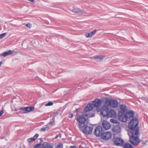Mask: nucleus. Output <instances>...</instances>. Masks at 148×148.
Returning a JSON list of instances; mask_svg holds the SVG:
<instances>
[{"mask_svg": "<svg viewBox=\"0 0 148 148\" xmlns=\"http://www.w3.org/2000/svg\"><path fill=\"white\" fill-rule=\"evenodd\" d=\"M138 123L137 118H133L129 123L128 125L130 130L128 134L130 137V141L135 146L138 145L140 142L138 138L139 128L137 127Z\"/></svg>", "mask_w": 148, "mask_h": 148, "instance_id": "f257e3e1", "label": "nucleus"}, {"mask_svg": "<svg viewBox=\"0 0 148 148\" xmlns=\"http://www.w3.org/2000/svg\"><path fill=\"white\" fill-rule=\"evenodd\" d=\"M92 103H89L86 106L84 109V112H85L84 114L83 115H78L77 117V120L78 122L79 127L80 126H83L86 122V119L84 116L88 117H93L95 115L94 113L90 114V111L92 110L94 107H98L101 105V101L99 99H96L95 100L92 101Z\"/></svg>", "mask_w": 148, "mask_h": 148, "instance_id": "f03ea898", "label": "nucleus"}, {"mask_svg": "<svg viewBox=\"0 0 148 148\" xmlns=\"http://www.w3.org/2000/svg\"><path fill=\"white\" fill-rule=\"evenodd\" d=\"M79 128L83 133L87 135L91 134L93 129L92 127L84 124L83 126H80Z\"/></svg>", "mask_w": 148, "mask_h": 148, "instance_id": "7ed1b4c3", "label": "nucleus"}, {"mask_svg": "<svg viewBox=\"0 0 148 148\" xmlns=\"http://www.w3.org/2000/svg\"><path fill=\"white\" fill-rule=\"evenodd\" d=\"M118 118L120 121L122 122H126L127 121V117L124 112L119 111L118 114Z\"/></svg>", "mask_w": 148, "mask_h": 148, "instance_id": "20e7f679", "label": "nucleus"}, {"mask_svg": "<svg viewBox=\"0 0 148 148\" xmlns=\"http://www.w3.org/2000/svg\"><path fill=\"white\" fill-rule=\"evenodd\" d=\"M109 111V109L106 105L103 106L101 109L100 112L101 114L104 116L108 117V112Z\"/></svg>", "mask_w": 148, "mask_h": 148, "instance_id": "39448f33", "label": "nucleus"}, {"mask_svg": "<svg viewBox=\"0 0 148 148\" xmlns=\"http://www.w3.org/2000/svg\"><path fill=\"white\" fill-rule=\"evenodd\" d=\"M103 132L102 127L100 126H98L95 129L94 134L97 136H101L103 133Z\"/></svg>", "mask_w": 148, "mask_h": 148, "instance_id": "423d86ee", "label": "nucleus"}, {"mask_svg": "<svg viewBox=\"0 0 148 148\" xmlns=\"http://www.w3.org/2000/svg\"><path fill=\"white\" fill-rule=\"evenodd\" d=\"M121 128L119 124L117 125H114L112 129V130L114 135L120 133L121 132Z\"/></svg>", "mask_w": 148, "mask_h": 148, "instance_id": "0eeeda50", "label": "nucleus"}, {"mask_svg": "<svg viewBox=\"0 0 148 148\" xmlns=\"http://www.w3.org/2000/svg\"><path fill=\"white\" fill-rule=\"evenodd\" d=\"M112 136L111 133L110 132H107L103 133L101 137L102 139L104 140H108L110 139Z\"/></svg>", "mask_w": 148, "mask_h": 148, "instance_id": "6e6552de", "label": "nucleus"}, {"mask_svg": "<svg viewBox=\"0 0 148 148\" xmlns=\"http://www.w3.org/2000/svg\"><path fill=\"white\" fill-rule=\"evenodd\" d=\"M19 109L25 111V112L24 113H27L33 111L34 109V107L33 106L31 107L27 106L26 107H23L21 108H19Z\"/></svg>", "mask_w": 148, "mask_h": 148, "instance_id": "1a4fd4ad", "label": "nucleus"}, {"mask_svg": "<svg viewBox=\"0 0 148 148\" xmlns=\"http://www.w3.org/2000/svg\"><path fill=\"white\" fill-rule=\"evenodd\" d=\"M111 127L110 123L106 120L103 121L102 122V127L105 130H108Z\"/></svg>", "mask_w": 148, "mask_h": 148, "instance_id": "9d476101", "label": "nucleus"}, {"mask_svg": "<svg viewBox=\"0 0 148 148\" xmlns=\"http://www.w3.org/2000/svg\"><path fill=\"white\" fill-rule=\"evenodd\" d=\"M124 142L123 140L121 138H117L114 140V143L116 145H122Z\"/></svg>", "mask_w": 148, "mask_h": 148, "instance_id": "9b49d317", "label": "nucleus"}, {"mask_svg": "<svg viewBox=\"0 0 148 148\" xmlns=\"http://www.w3.org/2000/svg\"><path fill=\"white\" fill-rule=\"evenodd\" d=\"M72 11L75 13L80 14H86V11H84L78 8H73L72 10Z\"/></svg>", "mask_w": 148, "mask_h": 148, "instance_id": "f8f14e48", "label": "nucleus"}, {"mask_svg": "<svg viewBox=\"0 0 148 148\" xmlns=\"http://www.w3.org/2000/svg\"><path fill=\"white\" fill-rule=\"evenodd\" d=\"M116 113L113 110L111 109L108 112V117H114L116 116Z\"/></svg>", "mask_w": 148, "mask_h": 148, "instance_id": "ddd939ff", "label": "nucleus"}, {"mask_svg": "<svg viewBox=\"0 0 148 148\" xmlns=\"http://www.w3.org/2000/svg\"><path fill=\"white\" fill-rule=\"evenodd\" d=\"M125 114L127 117V121L130 119L131 118H133L134 115V112L132 111L127 112Z\"/></svg>", "mask_w": 148, "mask_h": 148, "instance_id": "4468645a", "label": "nucleus"}, {"mask_svg": "<svg viewBox=\"0 0 148 148\" xmlns=\"http://www.w3.org/2000/svg\"><path fill=\"white\" fill-rule=\"evenodd\" d=\"M15 52L14 50H9L8 51H5L3 53L0 54V56H3L6 57L7 56L10 55L12 54L13 52Z\"/></svg>", "mask_w": 148, "mask_h": 148, "instance_id": "2eb2a0df", "label": "nucleus"}, {"mask_svg": "<svg viewBox=\"0 0 148 148\" xmlns=\"http://www.w3.org/2000/svg\"><path fill=\"white\" fill-rule=\"evenodd\" d=\"M118 105V103L117 100L111 99L110 106L113 108H117Z\"/></svg>", "mask_w": 148, "mask_h": 148, "instance_id": "dca6fc26", "label": "nucleus"}, {"mask_svg": "<svg viewBox=\"0 0 148 148\" xmlns=\"http://www.w3.org/2000/svg\"><path fill=\"white\" fill-rule=\"evenodd\" d=\"M97 30L95 29L90 33L85 34V36L86 38H91L96 32Z\"/></svg>", "mask_w": 148, "mask_h": 148, "instance_id": "f3484780", "label": "nucleus"}, {"mask_svg": "<svg viewBox=\"0 0 148 148\" xmlns=\"http://www.w3.org/2000/svg\"><path fill=\"white\" fill-rule=\"evenodd\" d=\"M119 108L121 110L122 112H125V111L127 109V107L124 104H121L119 105Z\"/></svg>", "mask_w": 148, "mask_h": 148, "instance_id": "a211bd4d", "label": "nucleus"}, {"mask_svg": "<svg viewBox=\"0 0 148 148\" xmlns=\"http://www.w3.org/2000/svg\"><path fill=\"white\" fill-rule=\"evenodd\" d=\"M104 58V56H102V55H97L95 56H94L92 58H91V59H92V58L93 59H99L100 60H102Z\"/></svg>", "mask_w": 148, "mask_h": 148, "instance_id": "6ab92c4d", "label": "nucleus"}, {"mask_svg": "<svg viewBox=\"0 0 148 148\" xmlns=\"http://www.w3.org/2000/svg\"><path fill=\"white\" fill-rule=\"evenodd\" d=\"M123 148H133L132 145L129 143H125L124 146Z\"/></svg>", "mask_w": 148, "mask_h": 148, "instance_id": "aec40b11", "label": "nucleus"}, {"mask_svg": "<svg viewBox=\"0 0 148 148\" xmlns=\"http://www.w3.org/2000/svg\"><path fill=\"white\" fill-rule=\"evenodd\" d=\"M51 128V127L50 126H49L48 125H46L45 126L41 128V130L44 131L46 130H47L49 129L50 128Z\"/></svg>", "mask_w": 148, "mask_h": 148, "instance_id": "412c9836", "label": "nucleus"}, {"mask_svg": "<svg viewBox=\"0 0 148 148\" xmlns=\"http://www.w3.org/2000/svg\"><path fill=\"white\" fill-rule=\"evenodd\" d=\"M42 148H53L50 145L47 144V143H45L43 145Z\"/></svg>", "mask_w": 148, "mask_h": 148, "instance_id": "4be33fe9", "label": "nucleus"}, {"mask_svg": "<svg viewBox=\"0 0 148 148\" xmlns=\"http://www.w3.org/2000/svg\"><path fill=\"white\" fill-rule=\"evenodd\" d=\"M55 118L54 117H53L51 120L48 123L47 125H51L50 127H51V126L55 124Z\"/></svg>", "mask_w": 148, "mask_h": 148, "instance_id": "5701e85b", "label": "nucleus"}, {"mask_svg": "<svg viewBox=\"0 0 148 148\" xmlns=\"http://www.w3.org/2000/svg\"><path fill=\"white\" fill-rule=\"evenodd\" d=\"M110 121L113 123L118 124L119 123L118 120L113 119H110Z\"/></svg>", "mask_w": 148, "mask_h": 148, "instance_id": "b1692460", "label": "nucleus"}, {"mask_svg": "<svg viewBox=\"0 0 148 148\" xmlns=\"http://www.w3.org/2000/svg\"><path fill=\"white\" fill-rule=\"evenodd\" d=\"M105 103L106 104V105L108 106H110L111 104V100H110L108 99H106V101Z\"/></svg>", "mask_w": 148, "mask_h": 148, "instance_id": "393cba45", "label": "nucleus"}, {"mask_svg": "<svg viewBox=\"0 0 148 148\" xmlns=\"http://www.w3.org/2000/svg\"><path fill=\"white\" fill-rule=\"evenodd\" d=\"M53 104V102L52 101H50L47 103L45 104V106H52Z\"/></svg>", "mask_w": 148, "mask_h": 148, "instance_id": "a878e982", "label": "nucleus"}, {"mask_svg": "<svg viewBox=\"0 0 148 148\" xmlns=\"http://www.w3.org/2000/svg\"><path fill=\"white\" fill-rule=\"evenodd\" d=\"M56 148H63V144L61 143H59L58 145Z\"/></svg>", "mask_w": 148, "mask_h": 148, "instance_id": "bb28decb", "label": "nucleus"}, {"mask_svg": "<svg viewBox=\"0 0 148 148\" xmlns=\"http://www.w3.org/2000/svg\"><path fill=\"white\" fill-rule=\"evenodd\" d=\"M38 134H36L35 136H34V137L33 138V141L35 140H36L37 138L38 137Z\"/></svg>", "mask_w": 148, "mask_h": 148, "instance_id": "cd10ccee", "label": "nucleus"}, {"mask_svg": "<svg viewBox=\"0 0 148 148\" xmlns=\"http://www.w3.org/2000/svg\"><path fill=\"white\" fill-rule=\"evenodd\" d=\"M26 26L29 28H30L32 27V25L30 23H28L26 25Z\"/></svg>", "mask_w": 148, "mask_h": 148, "instance_id": "c85d7f7f", "label": "nucleus"}, {"mask_svg": "<svg viewBox=\"0 0 148 148\" xmlns=\"http://www.w3.org/2000/svg\"><path fill=\"white\" fill-rule=\"evenodd\" d=\"M6 35L5 33H4L1 34H0V39H1L4 37Z\"/></svg>", "mask_w": 148, "mask_h": 148, "instance_id": "c756f323", "label": "nucleus"}, {"mask_svg": "<svg viewBox=\"0 0 148 148\" xmlns=\"http://www.w3.org/2000/svg\"><path fill=\"white\" fill-rule=\"evenodd\" d=\"M41 147V145L40 144H37L34 147V148H42Z\"/></svg>", "mask_w": 148, "mask_h": 148, "instance_id": "7c9ffc66", "label": "nucleus"}, {"mask_svg": "<svg viewBox=\"0 0 148 148\" xmlns=\"http://www.w3.org/2000/svg\"><path fill=\"white\" fill-rule=\"evenodd\" d=\"M32 138H29V139H27V141L29 142H32V141H33Z\"/></svg>", "mask_w": 148, "mask_h": 148, "instance_id": "2f4dec72", "label": "nucleus"}, {"mask_svg": "<svg viewBox=\"0 0 148 148\" xmlns=\"http://www.w3.org/2000/svg\"><path fill=\"white\" fill-rule=\"evenodd\" d=\"M68 116L69 118H72L73 117V114L71 113H70Z\"/></svg>", "mask_w": 148, "mask_h": 148, "instance_id": "473e14b6", "label": "nucleus"}, {"mask_svg": "<svg viewBox=\"0 0 148 148\" xmlns=\"http://www.w3.org/2000/svg\"><path fill=\"white\" fill-rule=\"evenodd\" d=\"M61 137V134H59L58 135L56 136L55 137L56 138H57L58 137Z\"/></svg>", "mask_w": 148, "mask_h": 148, "instance_id": "72a5a7b5", "label": "nucleus"}, {"mask_svg": "<svg viewBox=\"0 0 148 148\" xmlns=\"http://www.w3.org/2000/svg\"><path fill=\"white\" fill-rule=\"evenodd\" d=\"M3 110H1L0 111V116L3 114Z\"/></svg>", "mask_w": 148, "mask_h": 148, "instance_id": "f704fd0d", "label": "nucleus"}, {"mask_svg": "<svg viewBox=\"0 0 148 148\" xmlns=\"http://www.w3.org/2000/svg\"><path fill=\"white\" fill-rule=\"evenodd\" d=\"M29 1H31L32 2H34V0H28Z\"/></svg>", "mask_w": 148, "mask_h": 148, "instance_id": "c9c22d12", "label": "nucleus"}, {"mask_svg": "<svg viewBox=\"0 0 148 148\" xmlns=\"http://www.w3.org/2000/svg\"><path fill=\"white\" fill-rule=\"evenodd\" d=\"M78 109H76V110H75L76 112L77 113V112L78 111Z\"/></svg>", "mask_w": 148, "mask_h": 148, "instance_id": "e433bc0d", "label": "nucleus"}, {"mask_svg": "<svg viewBox=\"0 0 148 148\" xmlns=\"http://www.w3.org/2000/svg\"><path fill=\"white\" fill-rule=\"evenodd\" d=\"M3 64V62L2 61L0 62V66L2 64Z\"/></svg>", "mask_w": 148, "mask_h": 148, "instance_id": "4c0bfd02", "label": "nucleus"}, {"mask_svg": "<svg viewBox=\"0 0 148 148\" xmlns=\"http://www.w3.org/2000/svg\"><path fill=\"white\" fill-rule=\"evenodd\" d=\"M146 142H143L142 143V144L143 145L146 144Z\"/></svg>", "mask_w": 148, "mask_h": 148, "instance_id": "58836bf2", "label": "nucleus"}, {"mask_svg": "<svg viewBox=\"0 0 148 148\" xmlns=\"http://www.w3.org/2000/svg\"><path fill=\"white\" fill-rule=\"evenodd\" d=\"M17 110H18L17 109H15L14 110V111H17Z\"/></svg>", "mask_w": 148, "mask_h": 148, "instance_id": "ea45409f", "label": "nucleus"}, {"mask_svg": "<svg viewBox=\"0 0 148 148\" xmlns=\"http://www.w3.org/2000/svg\"><path fill=\"white\" fill-rule=\"evenodd\" d=\"M73 147H75V146H73Z\"/></svg>", "mask_w": 148, "mask_h": 148, "instance_id": "a19ab883", "label": "nucleus"}]
</instances>
